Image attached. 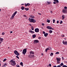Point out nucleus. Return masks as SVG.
Wrapping results in <instances>:
<instances>
[{"mask_svg":"<svg viewBox=\"0 0 67 67\" xmlns=\"http://www.w3.org/2000/svg\"><path fill=\"white\" fill-rule=\"evenodd\" d=\"M10 63H11L10 64L12 66H14L15 65H16V63H15V62L13 60H12L10 61Z\"/></svg>","mask_w":67,"mask_h":67,"instance_id":"2","label":"nucleus"},{"mask_svg":"<svg viewBox=\"0 0 67 67\" xmlns=\"http://www.w3.org/2000/svg\"><path fill=\"white\" fill-rule=\"evenodd\" d=\"M38 39H39V40H40V39H41V37H38Z\"/></svg>","mask_w":67,"mask_h":67,"instance_id":"46","label":"nucleus"},{"mask_svg":"<svg viewBox=\"0 0 67 67\" xmlns=\"http://www.w3.org/2000/svg\"><path fill=\"white\" fill-rule=\"evenodd\" d=\"M31 28L32 30H34V27L33 26H31Z\"/></svg>","mask_w":67,"mask_h":67,"instance_id":"19","label":"nucleus"},{"mask_svg":"<svg viewBox=\"0 0 67 67\" xmlns=\"http://www.w3.org/2000/svg\"><path fill=\"white\" fill-rule=\"evenodd\" d=\"M47 21L48 23H50V20H49L48 19H47Z\"/></svg>","mask_w":67,"mask_h":67,"instance_id":"28","label":"nucleus"},{"mask_svg":"<svg viewBox=\"0 0 67 67\" xmlns=\"http://www.w3.org/2000/svg\"><path fill=\"white\" fill-rule=\"evenodd\" d=\"M38 14H39V15H41V13H38Z\"/></svg>","mask_w":67,"mask_h":67,"instance_id":"49","label":"nucleus"},{"mask_svg":"<svg viewBox=\"0 0 67 67\" xmlns=\"http://www.w3.org/2000/svg\"><path fill=\"white\" fill-rule=\"evenodd\" d=\"M63 23V21H61L60 22V24H62Z\"/></svg>","mask_w":67,"mask_h":67,"instance_id":"36","label":"nucleus"},{"mask_svg":"<svg viewBox=\"0 0 67 67\" xmlns=\"http://www.w3.org/2000/svg\"><path fill=\"white\" fill-rule=\"evenodd\" d=\"M57 23L58 24V23H59V21L58 20L57 21Z\"/></svg>","mask_w":67,"mask_h":67,"instance_id":"47","label":"nucleus"},{"mask_svg":"<svg viewBox=\"0 0 67 67\" xmlns=\"http://www.w3.org/2000/svg\"><path fill=\"white\" fill-rule=\"evenodd\" d=\"M54 1L56 2L57 3H59V1L58 0H54Z\"/></svg>","mask_w":67,"mask_h":67,"instance_id":"17","label":"nucleus"},{"mask_svg":"<svg viewBox=\"0 0 67 67\" xmlns=\"http://www.w3.org/2000/svg\"><path fill=\"white\" fill-rule=\"evenodd\" d=\"M29 32L30 33H31L32 34H33L34 33V32L33 31H29Z\"/></svg>","mask_w":67,"mask_h":67,"instance_id":"15","label":"nucleus"},{"mask_svg":"<svg viewBox=\"0 0 67 67\" xmlns=\"http://www.w3.org/2000/svg\"><path fill=\"white\" fill-rule=\"evenodd\" d=\"M30 54H34V53L33 51H30Z\"/></svg>","mask_w":67,"mask_h":67,"instance_id":"18","label":"nucleus"},{"mask_svg":"<svg viewBox=\"0 0 67 67\" xmlns=\"http://www.w3.org/2000/svg\"><path fill=\"white\" fill-rule=\"evenodd\" d=\"M32 57H34V55H32L31 56Z\"/></svg>","mask_w":67,"mask_h":67,"instance_id":"48","label":"nucleus"},{"mask_svg":"<svg viewBox=\"0 0 67 67\" xmlns=\"http://www.w3.org/2000/svg\"><path fill=\"white\" fill-rule=\"evenodd\" d=\"M26 19L27 20V18Z\"/></svg>","mask_w":67,"mask_h":67,"instance_id":"63","label":"nucleus"},{"mask_svg":"<svg viewBox=\"0 0 67 67\" xmlns=\"http://www.w3.org/2000/svg\"><path fill=\"white\" fill-rule=\"evenodd\" d=\"M23 16H24V17H25V18H26V17H27V16H26V15H23Z\"/></svg>","mask_w":67,"mask_h":67,"instance_id":"32","label":"nucleus"},{"mask_svg":"<svg viewBox=\"0 0 67 67\" xmlns=\"http://www.w3.org/2000/svg\"><path fill=\"white\" fill-rule=\"evenodd\" d=\"M2 35H4V34H5V33L4 32H3L2 33Z\"/></svg>","mask_w":67,"mask_h":67,"instance_id":"35","label":"nucleus"},{"mask_svg":"<svg viewBox=\"0 0 67 67\" xmlns=\"http://www.w3.org/2000/svg\"><path fill=\"white\" fill-rule=\"evenodd\" d=\"M63 43L64 45L65 44L67 45V42L65 41H63Z\"/></svg>","mask_w":67,"mask_h":67,"instance_id":"8","label":"nucleus"},{"mask_svg":"<svg viewBox=\"0 0 67 67\" xmlns=\"http://www.w3.org/2000/svg\"><path fill=\"white\" fill-rule=\"evenodd\" d=\"M55 54H56L57 55L59 54V52H57L55 53Z\"/></svg>","mask_w":67,"mask_h":67,"instance_id":"29","label":"nucleus"},{"mask_svg":"<svg viewBox=\"0 0 67 67\" xmlns=\"http://www.w3.org/2000/svg\"><path fill=\"white\" fill-rule=\"evenodd\" d=\"M62 37H65V35H61Z\"/></svg>","mask_w":67,"mask_h":67,"instance_id":"39","label":"nucleus"},{"mask_svg":"<svg viewBox=\"0 0 67 67\" xmlns=\"http://www.w3.org/2000/svg\"><path fill=\"white\" fill-rule=\"evenodd\" d=\"M13 32L11 31L10 32V34L11 33H12Z\"/></svg>","mask_w":67,"mask_h":67,"instance_id":"54","label":"nucleus"},{"mask_svg":"<svg viewBox=\"0 0 67 67\" xmlns=\"http://www.w3.org/2000/svg\"><path fill=\"white\" fill-rule=\"evenodd\" d=\"M42 25L44 26V24L43 23H42Z\"/></svg>","mask_w":67,"mask_h":67,"instance_id":"53","label":"nucleus"},{"mask_svg":"<svg viewBox=\"0 0 67 67\" xmlns=\"http://www.w3.org/2000/svg\"><path fill=\"white\" fill-rule=\"evenodd\" d=\"M49 66L50 67H51V66H52V65H51V64H49Z\"/></svg>","mask_w":67,"mask_h":67,"instance_id":"38","label":"nucleus"},{"mask_svg":"<svg viewBox=\"0 0 67 67\" xmlns=\"http://www.w3.org/2000/svg\"><path fill=\"white\" fill-rule=\"evenodd\" d=\"M3 38H0V41L1 42H3Z\"/></svg>","mask_w":67,"mask_h":67,"instance_id":"16","label":"nucleus"},{"mask_svg":"<svg viewBox=\"0 0 67 67\" xmlns=\"http://www.w3.org/2000/svg\"><path fill=\"white\" fill-rule=\"evenodd\" d=\"M53 53H51L50 54L51 56H53Z\"/></svg>","mask_w":67,"mask_h":67,"instance_id":"26","label":"nucleus"},{"mask_svg":"<svg viewBox=\"0 0 67 67\" xmlns=\"http://www.w3.org/2000/svg\"><path fill=\"white\" fill-rule=\"evenodd\" d=\"M7 60V59H4V60H3V62H4L5 61V60Z\"/></svg>","mask_w":67,"mask_h":67,"instance_id":"34","label":"nucleus"},{"mask_svg":"<svg viewBox=\"0 0 67 67\" xmlns=\"http://www.w3.org/2000/svg\"><path fill=\"white\" fill-rule=\"evenodd\" d=\"M51 13H52V12L51 11Z\"/></svg>","mask_w":67,"mask_h":67,"instance_id":"62","label":"nucleus"},{"mask_svg":"<svg viewBox=\"0 0 67 67\" xmlns=\"http://www.w3.org/2000/svg\"><path fill=\"white\" fill-rule=\"evenodd\" d=\"M35 32L38 33L39 32V29L38 28H36L35 29Z\"/></svg>","mask_w":67,"mask_h":67,"instance_id":"7","label":"nucleus"},{"mask_svg":"<svg viewBox=\"0 0 67 67\" xmlns=\"http://www.w3.org/2000/svg\"><path fill=\"white\" fill-rule=\"evenodd\" d=\"M25 7H27V6H29V5H30V4L29 3H27L26 4V3H25Z\"/></svg>","mask_w":67,"mask_h":67,"instance_id":"12","label":"nucleus"},{"mask_svg":"<svg viewBox=\"0 0 67 67\" xmlns=\"http://www.w3.org/2000/svg\"><path fill=\"white\" fill-rule=\"evenodd\" d=\"M64 40H66V38H64Z\"/></svg>","mask_w":67,"mask_h":67,"instance_id":"57","label":"nucleus"},{"mask_svg":"<svg viewBox=\"0 0 67 67\" xmlns=\"http://www.w3.org/2000/svg\"><path fill=\"white\" fill-rule=\"evenodd\" d=\"M49 33L50 34H51V33H53V31L51 30H49Z\"/></svg>","mask_w":67,"mask_h":67,"instance_id":"20","label":"nucleus"},{"mask_svg":"<svg viewBox=\"0 0 67 67\" xmlns=\"http://www.w3.org/2000/svg\"><path fill=\"white\" fill-rule=\"evenodd\" d=\"M48 33H46L45 34H44V36H45V37H47V35H48Z\"/></svg>","mask_w":67,"mask_h":67,"instance_id":"13","label":"nucleus"},{"mask_svg":"<svg viewBox=\"0 0 67 67\" xmlns=\"http://www.w3.org/2000/svg\"><path fill=\"white\" fill-rule=\"evenodd\" d=\"M34 43H39V41L37 40H35L34 41Z\"/></svg>","mask_w":67,"mask_h":67,"instance_id":"11","label":"nucleus"},{"mask_svg":"<svg viewBox=\"0 0 67 67\" xmlns=\"http://www.w3.org/2000/svg\"><path fill=\"white\" fill-rule=\"evenodd\" d=\"M62 59H63V60H64V57H62Z\"/></svg>","mask_w":67,"mask_h":67,"instance_id":"45","label":"nucleus"},{"mask_svg":"<svg viewBox=\"0 0 67 67\" xmlns=\"http://www.w3.org/2000/svg\"><path fill=\"white\" fill-rule=\"evenodd\" d=\"M30 18L28 19V20L30 22H32V23H35V22H36V20H35V19H34L32 18Z\"/></svg>","mask_w":67,"mask_h":67,"instance_id":"1","label":"nucleus"},{"mask_svg":"<svg viewBox=\"0 0 67 67\" xmlns=\"http://www.w3.org/2000/svg\"><path fill=\"white\" fill-rule=\"evenodd\" d=\"M1 11V9H0V12Z\"/></svg>","mask_w":67,"mask_h":67,"instance_id":"59","label":"nucleus"},{"mask_svg":"<svg viewBox=\"0 0 67 67\" xmlns=\"http://www.w3.org/2000/svg\"><path fill=\"white\" fill-rule=\"evenodd\" d=\"M47 28L49 30H54V28H52V27L50 26H47Z\"/></svg>","mask_w":67,"mask_h":67,"instance_id":"6","label":"nucleus"},{"mask_svg":"<svg viewBox=\"0 0 67 67\" xmlns=\"http://www.w3.org/2000/svg\"><path fill=\"white\" fill-rule=\"evenodd\" d=\"M62 12L63 13H66L67 12V10L65 9H63L62 10Z\"/></svg>","mask_w":67,"mask_h":67,"instance_id":"9","label":"nucleus"},{"mask_svg":"<svg viewBox=\"0 0 67 67\" xmlns=\"http://www.w3.org/2000/svg\"><path fill=\"white\" fill-rule=\"evenodd\" d=\"M53 67H57V66L56 65H54L53 66Z\"/></svg>","mask_w":67,"mask_h":67,"instance_id":"52","label":"nucleus"},{"mask_svg":"<svg viewBox=\"0 0 67 67\" xmlns=\"http://www.w3.org/2000/svg\"><path fill=\"white\" fill-rule=\"evenodd\" d=\"M57 62L58 63H57V64H58H58H60V62H59V61H57Z\"/></svg>","mask_w":67,"mask_h":67,"instance_id":"40","label":"nucleus"},{"mask_svg":"<svg viewBox=\"0 0 67 67\" xmlns=\"http://www.w3.org/2000/svg\"><path fill=\"white\" fill-rule=\"evenodd\" d=\"M47 3H48L49 4H50L51 3H50V2H48Z\"/></svg>","mask_w":67,"mask_h":67,"instance_id":"51","label":"nucleus"},{"mask_svg":"<svg viewBox=\"0 0 67 67\" xmlns=\"http://www.w3.org/2000/svg\"><path fill=\"white\" fill-rule=\"evenodd\" d=\"M29 25H30V26H31V24H29Z\"/></svg>","mask_w":67,"mask_h":67,"instance_id":"56","label":"nucleus"},{"mask_svg":"<svg viewBox=\"0 0 67 67\" xmlns=\"http://www.w3.org/2000/svg\"><path fill=\"white\" fill-rule=\"evenodd\" d=\"M36 37V35H32V37L33 38H35Z\"/></svg>","mask_w":67,"mask_h":67,"instance_id":"23","label":"nucleus"},{"mask_svg":"<svg viewBox=\"0 0 67 67\" xmlns=\"http://www.w3.org/2000/svg\"><path fill=\"white\" fill-rule=\"evenodd\" d=\"M25 10H26V11H27L28 10H29V8H25Z\"/></svg>","mask_w":67,"mask_h":67,"instance_id":"24","label":"nucleus"},{"mask_svg":"<svg viewBox=\"0 0 67 67\" xmlns=\"http://www.w3.org/2000/svg\"><path fill=\"white\" fill-rule=\"evenodd\" d=\"M16 58H18V59H19V57L18 56H16Z\"/></svg>","mask_w":67,"mask_h":67,"instance_id":"37","label":"nucleus"},{"mask_svg":"<svg viewBox=\"0 0 67 67\" xmlns=\"http://www.w3.org/2000/svg\"><path fill=\"white\" fill-rule=\"evenodd\" d=\"M66 63H67V62H66Z\"/></svg>","mask_w":67,"mask_h":67,"instance_id":"64","label":"nucleus"},{"mask_svg":"<svg viewBox=\"0 0 67 67\" xmlns=\"http://www.w3.org/2000/svg\"><path fill=\"white\" fill-rule=\"evenodd\" d=\"M24 7H21V10H24Z\"/></svg>","mask_w":67,"mask_h":67,"instance_id":"25","label":"nucleus"},{"mask_svg":"<svg viewBox=\"0 0 67 67\" xmlns=\"http://www.w3.org/2000/svg\"><path fill=\"white\" fill-rule=\"evenodd\" d=\"M16 67H20V66H19V65H16Z\"/></svg>","mask_w":67,"mask_h":67,"instance_id":"41","label":"nucleus"},{"mask_svg":"<svg viewBox=\"0 0 67 67\" xmlns=\"http://www.w3.org/2000/svg\"><path fill=\"white\" fill-rule=\"evenodd\" d=\"M20 65H21V66H23V63L22 62H21L20 63Z\"/></svg>","mask_w":67,"mask_h":67,"instance_id":"27","label":"nucleus"},{"mask_svg":"<svg viewBox=\"0 0 67 67\" xmlns=\"http://www.w3.org/2000/svg\"><path fill=\"white\" fill-rule=\"evenodd\" d=\"M64 9H67V8L66 7H64Z\"/></svg>","mask_w":67,"mask_h":67,"instance_id":"43","label":"nucleus"},{"mask_svg":"<svg viewBox=\"0 0 67 67\" xmlns=\"http://www.w3.org/2000/svg\"><path fill=\"white\" fill-rule=\"evenodd\" d=\"M53 4H56V2H53Z\"/></svg>","mask_w":67,"mask_h":67,"instance_id":"50","label":"nucleus"},{"mask_svg":"<svg viewBox=\"0 0 67 67\" xmlns=\"http://www.w3.org/2000/svg\"><path fill=\"white\" fill-rule=\"evenodd\" d=\"M14 53L15 54V55H17V56H19L20 55V54L16 50H15L14 52Z\"/></svg>","mask_w":67,"mask_h":67,"instance_id":"4","label":"nucleus"},{"mask_svg":"<svg viewBox=\"0 0 67 67\" xmlns=\"http://www.w3.org/2000/svg\"><path fill=\"white\" fill-rule=\"evenodd\" d=\"M45 31H43V34H45Z\"/></svg>","mask_w":67,"mask_h":67,"instance_id":"42","label":"nucleus"},{"mask_svg":"<svg viewBox=\"0 0 67 67\" xmlns=\"http://www.w3.org/2000/svg\"><path fill=\"white\" fill-rule=\"evenodd\" d=\"M53 23H54L55 22V20L54 19H53Z\"/></svg>","mask_w":67,"mask_h":67,"instance_id":"31","label":"nucleus"},{"mask_svg":"<svg viewBox=\"0 0 67 67\" xmlns=\"http://www.w3.org/2000/svg\"><path fill=\"white\" fill-rule=\"evenodd\" d=\"M1 66V64H0V67Z\"/></svg>","mask_w":67,"mask_h":67,"instance_id":"61","label":"nucleus"},{"mask_svg":"<svg viewBox=\"0 0 67 67\" xmlns=\"http://www.w3.org/2000/svg\"><path fill=\"white\" fill-rule=\"evenodd\" d=\"M30 17L31 18H34L35 17L33 16H30Z\"/></svg>","mask_w":67,"mask_h":67,"instance_id":"30","label":"nucleus"},{"mask_svg":"<svg viewBox=\"0 0 67 67\" xmlns=\"http://www.w3.org/2000/svg\"><path fill=\"white\" fill-rule=\"evenodd\" d=\"M63 67H67V66L66 65H63Z\"/></svg>","mask_w":67,"mask_h":67,"instance_id":"33","label":"nucleus"},{"mask_svg":"<svg viewBox=\"0 0 67 67\" xmlns=\"http://www.w3.org/2000/svg\"><path fill=\"white\" fill-rule=\"evenodd\" d=\"M34 11H35V9H34Z\"/></svg>","mask_w":67,"mask_h":67,"instance_id":"60","label":"nucleus"},{"mask_svg":"<svg viewBox=\"0 0 67 67\" xmlns=\"http://www.w3.org/2000/svg\"><path fill=\"white\" fill-rule=\"evenodd\" d=\"M63 65H64V64L63 63H61V64L59 65L60 66H63Z\"/></svg>","mask_w":67,"mask_h":67,"instance_id":"22","label":"nucleus"},{"mask_svg":"<svg viewBox=\"0 0 67 67\" xmlns=\"http://www.w3.org/2000/svg\"><path fill=\"white\" fill-rule=\"evenodd\" d=\"M17 13V11L15 12L13 14V15L12 16L11 19H13L14 18V16H15V15Z\"/></svg>","mask_w":67,"mask_h":67,"instance_id":"3","label":"nucleus"},{"mask_svg":"<svg viewBox=\"0 0 67 67\" xmlns=\"http://www.w3.org/2000/svg\"><path fill=\"white\" fill-rule=\"evenodd\" d=\"M26 51H27V49L26 48L24 49L23 50V54L24 55H25V54H26Z\"/></svg>","mask_w":67,"mask_h":67,"instance_id":"5","label":"nucleus"},{"mask_svg":"<svg viewBox=\"0 0 67 67\" xmlns=\"http://www.w3.org/2000/svg\"><path fill=\"white\" fill-rule=\"evenodd\" d=\"M47 50H50V49H49V48H48L46 49L45 50L46 52H47Z\"/></svg>","mask_w":67,"mask_h":67,"instance_id":"14","label":"nucleus"},{"mask_svg":"<svg viewBox=\"0 0 67 67\" xmlns=\"http://www.w3.org/2000/svg\"><path fill=\"white\" fill-rule=\"evenodd\" d=\"M1 43V42H0V44Z\"/></svg>","mask_w":67,"mask_h":67,"instance_id":"58","label":"nucleus"},{"mask_svg":"<svg viewBox=\"0 0 67 67\" xmlns=\"http://www.w3.org/2000/svg\"><path fill=\"white\" fill-rule=\"evenodd\" d=\"M7 64L5 63V64H4V66H7Z\"/></svg>","mask_w":67,"mask_h":67,"instance_id":"44","label":"nucleus"},{"mask_svg":"<svg viewBox=\"0 0 67 67\" xmlns=\"http://www.w3.org/2000/svg\"><path fill=\"white\" fill-rule=\"evenodd\" d=\"M57 60V62H60V58H56Z\"/></svg>","mask_w":67,"mask_h":67,"instance_id":"10","label":"nucleus"},{"mask_svg":"<svg viewBox=\"0 0 67 67\" xmlns=\"http://www.w3.org/2000/svg\"><path fill=\"white\" fill-rule=\"evenodd\" d=\"M62 16V20H64V18H65V16H64V15H63Z\"/></svg>","mask_w":67,"mask_h":67,"instance_id":"21","label":"nucleus"},{"mask_svg":"<svg viewBox=\"0 0 67 67\" xmlns=\"http://www.w3.org/2000/svg\"><path fill=\"white\" fill-rule=\"evenodd\" d=\"M24 5V4H21L22 5Z\"/></svg>","mask_w":67,"mask_h":67,"instance_id":"55","label":"nucleus"}]
</instances>
